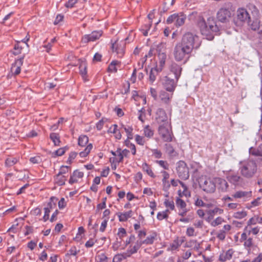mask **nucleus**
<instances>
[{"label": "nucleus", "instance_id": "obj_1", "mask_svg": "<svg viewBox=\"0 0 262 262\" xmlns=\"http://www.w3.org/2000/svg\"><path fill=\"white\" fill-rule=\"evenodd\" d=\"M198 26L202 35L205 36L208 40L213 39L214 33L220 31L214 18L212 17L208 18L206 21L204 18L200 17L198 21Z\"/></svg>", "mask_w": 262, "mask_h": 262}, {"label": "nucleus", "instance_id": "obj_2", "mask_svg": "<svg viewBox=\"0 0 262 262\" xmlns=\"http://www.w3.org/2000/svg\"><path fill=\"white\" fill-rule=\"evenodd\" d=\"M178 43L190 53L194 48H198L200 46L199 37L191 32L185 33L183 35L181 41Z\"/></svg>", "mask_w": 262, "mask_h": 262}, {"label": "nucleus", "instance_id": "obj_3", "mask_svg": "<svg viewBox=\"0 0 262 262\" xmlns=\"http://www.w3.org/2000/svg\"><path fill=\"white\" fill-rule=\"evenodd\" d=\"M241 175L246 179L254 177L257 171V165L254 160H249L241 163L239 168Z\"/></svg>", "mask_w": 262, "mask_h": 262}, {"label": "nucleus", "instance_id": "obj_4", "mask_svg": "<svg viewBox=\"0 0 262 262\" xmlns=\"http://www.w3.org/2000/svg\"><path fill=\"white\" fill-rule=\"evenodd\" d=\"M200 187L205 192L208 193H212L216 190V182L215 178L212 179L207 178H202L199 182Z\"/></svg>", "mask_w": 262, "mask_h": 262}, {"label": "nucleus", "instance_id": "obj_5", "mask_svg": "<svg viewBox=\"0 0 262 262\" xmlns=\"http://www.w3.org/2000/svg\"><path fill=\"white\" fill-rule=\"evenodd\" d=\"M157 52L158 53V62L156 68L158 71H162L165 64L167 55L164 45L161 44L157 47Z\"/></svg>", "mask_w": 262, "mask_h": 262}, {"label": "nucleus", "instance_id": "obj_6", "mask_svg": "<svg viewBox=\"0 0 262 262\" xmlns=\"http://www.w3.org/2000/svg\"><path fill=\"white\" fill-rule=\"evenodd\" d=\"M159 134L165 142H170L172 139V133L169 127L168 122L160 125L159 127Z\"/></svg>", "mask_w": 262, "mask_h": 262}, {"label": "nucleus", "instance_id": "obj_7", "mask_svg": "<svg viewBox=\"0 0 262 262\" xmlns=\"http://www.w3.org/2000/svg\"><path fill=\"white\" fill-rule=\"evenodd\" d=\"M191 53L187 49L182 47L180 44L177 43L173 50V56L174 59L177 61L183 60L187 55H189Z\"/></svg>", "mask_w": 262, "mask_h": 262}, {"label": "nucleus", "instance_id": "obj_8", "mask_svg": "<svg viewBox=\"0 0 262 262\" xmlns=\"http://www.w3.org/2000/svg\"><path fill=\"white\" fill-rule=\"evenodd\" d=\"M177 173L178 177L184 180H187L189 177V170L186 163L180 161L177 163Z\"/></svg>", "mask_w": 262, "mask_h": 262}, {"label": "nucleus", "instance_id": "obj_9", "mask_svg": "<svg viewBox=\"0 0 262 262\" xmlns=\"http://www.w3.org/2000/svg\"><path fill=\"white\" fill-rule=\"evenodd\" d=\"M186 19V16L183 13H175L167 18L166 23L168 24L174 23L176 26L179 27L184 24Z\"/></svg>", "mask_w": 262, "mask_h": 262}, {"label": "nucleus", "instance_id": "obj_10", "mask_svg": "<svg viewBox=\"0 0 262 262\" xmlns=\"http://www.w3.org/2000/svg\"><path fill=\"white\" fill-rule=\"evenodd\" d=\"M125 42L124 40H116L112 43V51L116 53L119 57H122L124 54Z\"/></svg>", "mask_w": 262, "mask_h": 262}, {"label": "nucleus", "instance_id": "obj_11", "mask_svg": "<svg viewBox=\"0 0 262 262\" xmlns=\"http://www.w3.org/2000/svg\"><path fill=\"white\" fill-rule=\"evenodd\" d=\"M231 16V11L226 8H221L219 10L216 14L218 20L223 23H226L228 22Z\"/></svg>", "mask_w": 262, "mask_h": 262}, {"label": "nucleus", "instance_id": "obj_12", "mask_svg": "<svg viewBox=\"0 0 262 262\" xmlns=\"http://www.w3.org/2000/svg\"><path fill=\"white\" fill-rule=\"evenodd\" d=\"M102 31H95L90 34L85 35L82 37L81 42L86 43L90 41H94L98 39L102 35Z\"/></svg>", "mask_w": 262, "mask_h": 262}, {"label": "nucleus", "instance_id": "obj_13", "mask_svg": "<svg viewBox=\"0 0 262 262\" xmlns=\"http://www.w3.org/2000/svg\"><path fill=\"white\" fill-rule=\"evenodd\" d=\"M162 85L166 91L173 92L174 90L176 84L174 79L168 76L164 77L161 80Z\"/></svg>", "mask_w": 262, "mask_h": 262}, {"label": "nucleus", "instance_id": "obj_14", "mask_svg": "<svg viewBox=\"0 0 262 262\" xmlns=\"http://www.w3.org/2000/svg\"><path fill=\"white\" fill-rule=\"evenodd\" d=\"M236 17L237 20L241 23H247L251 18L249 13L244 8H239L237 10Z\"/></svg>", "mask_w": 262, "mask_h": 262}, {"label": "nucleus", "instance_id": "obj_15", "mask_svg": "<svg viewBox=\"0 0 262 262\" xmlns=\"http://www.w3.org/2000/svg\"><path fill=\"white\" fill-rule=\"evenodd\" d=\"M156 120L159 124H165L167 121V116L165 111L161 108L157 110L156 114Z\"/></svg>", "mask_w": 262, "mask_h": 262}, {"label": "nucleus", "instance_id": "obj_16", "mask_svg": "<svg viewBox=\"0 0 262 262\" xmlns=\"http://www.w3.org/2000/svg\"><path fill=\"white\" fill-rule=\"evenodd\" d=\"M24 56L15 60V62L12 64L11 68V73L12 75H17L20 72V68L23 63Z\"/></svg>", "mask_w": 262, "mask_h": 262}, {"label": "nucleus", "instance_id": "obj_17", "mask_svg": "<svg viewBox=\"0 0 262 262\" xmlns=\"http://www.w3.org/2000/svg\"><path fill=\"white\" fill-rule=\"evenodd\" d=\"M215 181L219 190L222 192H225L227 190L228 184L225 180L220 178H215Z\"/></svg>", "mask_w": 262, "mask_h": 262}, {"label": "nucleus", "instance_id": "obj_18", "mask_svg": "<svg viewBox=\"0 0 262 262\" xmlns=\"http://www.w3.org/2000/svg\"><path fill=\"white\" fill-rule=\"evenodd\" d=\"M182 70V68L181 66L175 62L172 63L170 65V71L174 75L175 78L177 81L181 75Z\"/></svg>", "mask_w": 262, "mask_h": 262}, {"label": "nucleus", "instance_id": "obj_19", "mask_svg": "<svg viewBox=\"0 0 262 262\" xmlns=\"http://www.w3.org/2000/svg\"><path fill=\"white\" fill-rule=\"evenodd\" d=\"M249 152L251 155L253 156L262 157V143L256 147H250Z\"/></svg>", "mask_w": 262, "mask_h": 262}, {"label": "nucleus", "instance_id": "obj_20", "mask_svg": "<svg viewBox=\"0 0 262 262\" xmlns=\"http://www.w3.org/2000/svg\"><path fill=\"white\" fill-rule=\"evenodd\" d=\"M235 199H244L251 196V191H237L232 195Z\"/></svg>", "mask_w": 262, "mask_h": 262}, {"label": "nucleus", "instance_id": "obj_21", "mask_svg": "<svg viewBox=\"0 0 262 262\" xmlns=\"http://www.w3.org/2000/svg\"><path fill=\"white\" fill-rule=\"evenodd\" d=\"M172 96V94H170L164 90L161 91L159 93V98L161 100L166 104L169 102Z\"/></svg>", "mask_w": 262, "mask_h": 262}, {"label": "nucleus", "instance_id": "obj_22", "mask_svg": "<svg viewBox=\"0 0 262 262\" xmlns=\"http://www.w3.org/2000/svg\"><path fill=\"white\" fill-rule=\"evenodd\" d=\"M141 246V243L138 240L133 247L130 248L127 250V252L125 253V254L127 256H130L132 254L136 253Z\"/></svg>", "mask_w": 262, "mask_h": 262}, {"label": "nucleus", "instance_id": "obj_23", "mask_svg": "<svg viewBox=\"0 0 262 262\" xmlns=\"http://www.w3.org/2000/svg\"><path fill=\"white\" fill-rule=\"evenodd\" d=\"M233 254V251L232 249H229L226 252L222 253L220 256V260L221 261H225L230 260Z\"/></svg>", "mask_w": 262, "mask_h": 262}, {"label": "nucleus", "instance_id": "obj_24", "mask_svg": "<svg viewBox=\"0 0 262 262\" xmlns=\"http://www.w3.org/2000/svg\"><path fill=\"white\" fill-rule=\"evenodd\" d=\"M247 23L250 27V28L254 31L257 30L258 31L261 26V25H260V21L257 17H255V19L252 22H251L250 19Z\"/></svg>", "mask_w": 262, "mask_h": 262}, {"label": "nucleus", "instance_id": "obj_25", "mask_svg": "<svg viewBox=\"0 0 262 262\" xmlns=\"http://www.w3.org/2000/svg\"><path fill=\"white\" fill-rule=\"evenodd\" d=\"M227 179L230 183L234 185H237L242 181L241 177L237 174H229L227 176Z\"/></svg>", "mask_w": 262, "mask_h": 262}, {"label": "nucleus", "instance_id": "obj_26", "mask_svg": "<svg viewBox=\"0 0 262 262\" xmlns=\"http://www.w3.org/2000/svg\"><path fill=\"white\" fill-rule=\"evenodd\" d=\"M247 8L250 11L252 15L255 17L259 16V11L258 8L253 4L250 3L247 5Z\"/></svg>", "mask_w": 262, "mask_h": 262}, {"label": "nucleus", "instance_id": "obj_27", "mask_svg": "<svg viewBox=\"0 0 262 262\" xmlns=\"http://www.w3.org/2000/svg\"><path fill=\"white\" fill-rule=\"evenodd\" d=\"M67 178V177L65 175L58 173L55 178V183L59 186H62L65 184Z\"/></svg>", "mask_w": 262, "mask_h": 262}, {"label": "nucleus", "instance_id": "obj_28", "mask_svg": "<svg viewBox=\"0 0 262 262\" xmlns=\"http://www.w3.org/2000/svg\"><path fill=\"white\" fill-rule=\"evenodd\" d=\"M156 236H157L156 234L155 233H154L151 235L147 236L145 240H144V241L139 240V242H141V245L142 244L150 245L154 243L155 239L156 238Z\"/></svg>", "mask_w": 262, "mask_h": 262}, {"label": "nucleus", "instance_id": "obj_29", "mask_svg": "<svg viewBox=\"0 0 262 262\" xmlns=\"http://www.w3.org/2000/svg\"><path fill=\"white\" fill-rule=\"evenodd\" d=\"M132 211L131 210L124 213H119L118 217L119 221L121 222H124L127 220L128 219L131 217Z\"/></svg>", "mask_w": 262, "mask_h": 262}, {"label": "nucleus", "instance_id": "obj_30", "mask_svg": "<svg viewBox=\"0 0 262 262\" xmlns=\"http://www.w3.org/2000/svg\"><path fill=\"white\" fill-rule=\"evenodd\" d=\"M119 64H120V62L117 60L112 61L108 67V71L110 72H117V69L116 68V66H118Z\"/></svg>", "mask_w": 262, "mask_h": 262}, {"label": "nucleus", "instance_id": "obj_31", "mask_svg": "<svg viewBox=\"0 0 262 262\" xmlns=\"http://www.w3.org/2000/svg\"><path fill=\"white\" fill-rule=\"evenodd\" d=\"M165 148L166 152L169 156L174 157L177 155L176 151L170 144H166Z\"/></svg>", "mask_w": 262, "mask_h": 262}, {"label": "nucleus", "instance_id": "obj_32", "mask_svg": "<svg viewBox=\"0 0 262 262\" xmlns=\"http://www.w3.org/2000/svg\"><path fill=\"white\" fill-rule=\"evenodd\" d=\"M121 128L123 129L124 131L126 132L127 138L128 139H133V134L132 132L133 130V129L132 127L129 126H126L124 125H122Z\"/></svg>", "mask_w": 262, "mask_h": 262}, {"label": "nucleus", "instance_id": "obj_33", "mask_svg": "<svg viewBox=\"0 0 262 262\" xmlns=\"http://www.w3.org/2000/svg\"><path fill=\"white\" fill-rule=\"evenodd\" d=\"M18 161V159L15 157H9L5 161L7 166L10 167L15 164Z\"/></svg>", "mask_w": 262, "mask_h": 262}, {"label": "nucleus", "instance_id": "obj_34", "mask_svg": "<svg viewBox=\"0 0 262 262\" xmlns=\"http://www.w3.org/2000/svg\"><path fill=\"white\" fill-rule=\"evenodd\" d=\"M161 71H158L157 68H155L154 69H151L150 73H149V79L151 83H153L154 81L156 80V75L158 72H160Z\"/></svg>", "mask_w": 262, "mask_h": 262}, {"label": "nucleus", "instance_id": "obj_35", "mask_svg": "<svg viewBox=\"0 0 262 262\" xmlns=\"http://www.w3.org/2000/svg\"><path fill=\"white\" fill-rule=\"evenodd\" d=\"M93 148L92 144L90 143L87 145V146L85 148L84 150L82 151H81L79 153V155L81 157H85L90 152L91 150Z\"/></svg>", "mask_w": 262, "mask_h": 262}, {"label": "nucleus", "instance_id": "obj_36", "mask_svg": "<svg viewBox=\"0 0 262 262\" xmlns=\"http://www.w3.org/2000/svg\"><path fill=\"white\" fill-rule=\"evenodd\" d=\"M142 168L143 170L145 171L147 174L150 176L152 178H154L155 177L154 172H152L150 166L147 165V163H144L142 164Z\"/></svg>", "mask_w": 262, "mask_h": 262}, {"label": "nucleus", "instance_id": "obj_37", "mask_svg": "<svg viewBox=\"0 0 262 262\" xmlns=\"http://www.w3.org/2000/svg\"><path fill=\"white\" fill-rule=\"evenodd\" d=\"M89 142V138L85 135H82L79 137L78 144L81 146H85Z\"/></svg>", "mask_w": 262, "mask_h": 262}, {"label": "nucleus", "instance_id": "obj_38", "mask_svg": "<svg viewBox=\"0 0 262 262\" xmlns=\"http://www.w3.org/2000/svg\"><path fill=\"white\" fill-rule=\"evenodd\" d=\"M20 41H17L14 46V50L12 51V53L14 55H17L21 53L23 47L20 45Z\"/></svg>", "mask_w": 262, "mask_h": 262}, {"label": "nucleus", "instance_id": "obj_39", "mask_svg": "<svg viewBox=\"0 0 262 262\" xmlns=\"http://www.w3.org/2000/svg\"><path fill=\"white\" fill-rule=\"evenodd\" d=\"M247 215V212L243 210L234 212L233 214V217L237 219H242L246 216Z\"/></svg>", "mask_w": 262, "mask_h": 262}, {"label": "nucleus", "instance_id": "obj_40", "mask_svg": "<svg viewBox=\"0 0 262 262\" xmlns=\"http://www.w3.org/2000/svg\"><path fill=\"white\" fill-rule=\"evenodd\" d=\"M224 210L222 209L219 208L218 207H215L213 209H210L208 211V213L209 215L212 217L214 215L216 214H221L223 213Z\"/></svg>", "mask_w": 262, "mask_h": 262}, {"label": "nucleus", "instance_id": "obj_41", "mask_svg": "<svg viewBox=\"0 0 262 262\" xmlns=\"http://www.w3.org/2000/svg\"><path fill=\"white\" fill-rule=\"evenodd\" d=\"M145 136L148 138H151L154 135V131L151 129L149 125H146L144 128Z\"/></svg>", "mask_w": 262, "mask_h": 262}, {"label": "nucleus", "instance_id": "obj_42", "mask_svg": "<svg viewBox=\"0 0 262 262\" xmlns=\"http://www.w3.org/2000/svg\"><path fill=\"white\" fill-rule=\"evenodd\" d=\"M50 138L54 142L55 145H59L60 143L59 136L56 133H52L50 135Z\"/></svg>", "mask_w": 262, "mask_h": 262}, {"label": "nucleus", "instance_id": "obj_43", "mask_svg": "<svg viewBox=\"0 0 262 262\" xmlns=\"http://www.w3.org/2000/svg\"><path fill=\"white\" fill-rule=\"evenodd\" d=\"M224 222V220L221 216H219L216 217L215 220H214L211 223V225L212 227H215L218 225L222 224Z\"/></svg>", "mask_w": 262, "mask_h": 262}, {"label": "nucleus", "instance_id": "obj_44", "mask_svg": "<svg viewBox=\"0 0 262 262\" xmlns=\"http://www.w3.org/2000/svg\"><path fill=\"white\" fill-rule=\"evenodd\" d=\"M126 257V255L124 254H118L115 255L113 259V262H121L123 259H125Z\"/></svg>", "mask_w": 262, "mask_h": 262}, {"label": "nucleus", "instance_id": "obj_45", "mask_svg": "<svg viewBox=\"0 0 262 262\" xmlns=\"http://www.w3.org/2000/svg\"><path fill=\"white\" fill-rule=\"evenodd\" d=\"M176 203L177 207L180 208V209L186 208V203L183 200L180 198L177 199L176 201Z\"/></svg>", "mask_w": 262, "mask_h": 262}, {"label": "nucleus", "instance_id": "obj_46", "mask_svg": "<svg viewBox=\"0 0 262 262\" xmlns=\"http://www.w3.org/2000/svg\"><path fill=\"white\" fill-rule=\"evenodd\" d=\"M168 211V210H166L165 211L159 212L157 214V219L160 221L167 219Z\"/></svg>", "mask_w": 262, "mask_h": 262}, {"label": "nucleus", "instance_id": "obj_47", "mask_svg": "<svg viewBox=\"0 0 262 262\" xmlns=\"http://www.w3.org/2000/svg\"><path fill=\"white\" fill-rule=\"evenodd\" d=\"M57 201V199L55 197H51L50 198V202L48 203L47 207H49V209L51 210L56 207V202Z\"/></svg>", "mask_w": 262, "mask_h": 262}, {"label": "nucleus", "instance_id": "obj_48", "mask_svg": "<svg viewBox=\"0 0 262 262\" xmlns=\"http://www.w3.org/2000/svg\"><path fill=\"white\" fill-rule=\"evenodd\" d=\"M162 173L163 175V179H162V182L164 185H166V184L168 185V186H169V185L168 184V182L167 181V180L168 179L169 177V174L168 173H167L165 171H162Z\"/></svg>", "mask_w": 262, "mask_h": 262}, {"label": "nucleus", "instance_id": "obj_49", "mask_svg": "<svg viewBox=\"0 0 262 262\" xmlns=\"http://www.w3.org/2000/svg\"><path fill=\"white\" fill-rule=\"evenodd\" d=\"M226 234L223 230H219L216 234V236L221 241H224L226 237Z\"/></svg>", "mask_w": 262, "mask_h": 262}, {"label": "nucleus", "instance_id": "obj_50", "mask_svg": "<svg viewBox=\"0 0 262 262\" xmlns=\"http://www.w3.org/2000/svg\"><path fill=\"white\" fill-rule=\"evenodd\" d=\"M183 243V240H175L173 242V243L171 245V249L172 250H176L177 248H178L182 243Z\"/></svg>", "mask_w": 262, "mask_h": 262}, {"label": "nucleus", "instance_id": "obj_51", "mask_svg": "<svg viewBox=\"0 0 262 262\" xmlns=\"http://www.w3.org/2000/svg\"><path fill=\"white\" fill-rule=\"evenodd\" d=\"M79 69H80V74L84 78L87 73L86 65L84 63L81 64L79 66Z\"/></svg>", "mask_w": 262, "mask_h": 262}, {"label": "nucleus", "instance_id": "obj_52", "mask_svg": "<svg viewBox=\"0 0 262 262\" xmlns=\"http://www.w3.org/2000/svg\"><path fill=\"white\" fill-rule=\"evenodd\" d=\"M193 245H194V249L196 250H199L200 248V244L196 242L195 241H190L189 242L187 243L186 246L188 247H191Z\"/></svg>", "mask_w": 262, "mask_h": 262}, {"label": "nucleus", "instance_id": "obj_53", "mask_svg": "<svg viewBox=\"0 0 262 262\" xmlns=\"http://www.w3.org/2000/svg\"><path fill=\"white\" fill-rule=\"evenodd\" d=\"M70 169V167L69 166H62L60 167V171L58 172V173L62 174V175H65L66 174H67L69 170Z\"/></svg>", "mask_w": 262, "mask_h": 262}, {"label": "nucleus", "instance_id": "obj_54", "mask_svg": "<svg viewBox=\"0 0 262 262\" xmlns=\"http://www.w3.org/2000/svg\"><path fill=\"white\" fill-rule=\"evenodd\" d=\"M164 204L166 207L169 208L171 210H173L174 209V205L172 201L166 200L164 202Z\"/></svg>", "mask_w": 262, "mask_h": 262}, {"label": "nucleus", "instance_id": "obj_55", "mask_svg": "<svg viewBox=\"0 0 262 262\" xmlns=\"http://www.w3.org/2000/svg\"><path fill=\"white\" fill-rule=\"evenodd\" d=\"M195 205L198 207H209V205H206L204 202L199 198H198L195 201Z\"/></svg>", "mask_w": 262, "mask_h": 262}, {"label": "nucleus", "instance_id": "obj_56", "mask_svg": "<svg viewBox=\"0 0 262 262\" xmlns=\"http://www.w3.org/2000/svg\"><path fill=\"white\" fill-rule=\"evenodd\" d=\"M126 145L131 149L133 155H135L136 153V146L134 144L129 143V141L128 140L125 141Z\"/></svg>", "mask_w": 262, "mask_h": 262}, {"label": "nucleus", "instance_id": "obj_57", "mask_svg": "<svg viewBox=\"0 0 262 262\" xmlns=\"http://www.w3.org/2000/svg\"><path fill=\"white\" fill-rule=\"evenodd\" d=\"M244 241H245L244 244V246L246 248H249V249L250 250V248L252 246V245H253L252 238H249L248 239H247Z\"/></svg>", "mask_w": 262, "mask_h": 262}, {"label": "nucleus", "instance_id": "obj_58", "mask_svg": "<svg viewBox=\"0 0 262 262\" xmlns=\"http://www.w3.org/2000/svg\"><path fill=\"white\" fill-rule=\"evenodd\" d=\"M107 119L106 118H102L97 124H96V127L98 129V130H100L103 125H104V122L106 121H107Z\"/></svg>", "mask_w": 262, "mask_h": 262}, {"label": "nucleus", "instance_id": "obj_59", "mask_svg": "<svg viewBox=\"0 0 262 262\" xmlns=\"http://www.w3.org/2000/svg\"><path fill=\"white\" fill-rule=\"evenodd\" d=\"M179 195L180 197H182V195H184L186 197H190L191 195L190 192L188 190V188L183 190V191L181 193V190H179Z\"/></svg>", "mask_w": 262, "mask_h": 262}, {"label": "nucleus", "instance_id": "obj_60", "mask_svg": "<svg viewBox=\"0 0 262 262\" xmlns=\"http://www.w3.org/2000/svg\"><path fill=\"white\" fill-rule=\"evenodd\" d=\"M135 140L138 144L141 145H143L145 143V141L144 140L143 137L138 135H137L136 136Z\"/></svg>", "mask_w": 262, "mask_h": 262}, {"label": "nucleus", "instance_id": "obj_61", "mask_svg": "<svg viewBox=\"0 0 262 262\" xmlns=\"http://www.w3.org/2000/svg\"><path fill=\"white\" fill-rule=\"evenodd\" d=\"M30 161L33 164H38L41 162V159L39 156H36L31 157L30 159Z\"/></svg>", "mask_w": 262, "mask_h": 262}, {"label": "nucleus", "instance_id": "obj_62", "mask_svg": "<svg viewBox=\"0 0 262 262\" xmlns=\"http://www.w3.org/2000/svg\"><path fill=\"white\" fill-rule=\"evenodd\" d=\"M157 163L160 165L161 167H162L165 169H168L169 168V164L166 161H163V160H160L158 161Z\"/></svg>", "mask_w": 262, "mask_h": 262}, {"label": "nucleus", "instance_id": "obj_63", "mask_svg": "<svg viewBox=\"0 0 262 262\" xmlns=\"http://www.w3.org/2000/svg\"><path fill=\"white\" fill-rule=\"evenodd\" d=\"M45 214L43 217V220L45 222L47 221L49 219V213L50 212V210L49 207L45 208Z\"/></svg>", "mask_w": 262, "mask_h": 262}, {"label": "nucleus", "instance_id": "obj_64", "mask_svg": "<svg viewBox=\"0 0 262 262\" xmlns=\"http://www.w3.org/2000/svg\"><path fill=\"white\" fill-rule=\"evenodd\" d=\"M97 257L100 262H106L107 260V256L104 253L98 255Z\"/></svg>", "mask_w": 262, "mask_h": 262}]
</instances>
